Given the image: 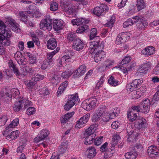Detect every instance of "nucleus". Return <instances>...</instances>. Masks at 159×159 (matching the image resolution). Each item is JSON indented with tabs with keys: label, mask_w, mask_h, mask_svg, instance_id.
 <instances>
[{
	"label": "nucleus",
	"mask_w": 159,
	"mask_h": 159,
	"mask_svg": "<svg viewBox=\"0 0 159 159\" xmlns=\"http://www.w3.org/2000/svg\"><path fill=\"white\" fill-rule=\"evenodd\" d=\"M55 31H58L63 29V25L61 21L57 19H51L50 16L46 14L44 19L41 20L39 26L42 30H48L50 31L52 27Z\"/></svg>",
	"instance_id": "nucleus-1"
},
{
	"label": "nucleus",
	"mask_w": 159,
	"mask_h": 159,
	"mask_svg": "<svg viewBox=\"0 0 159 159\" xmlns=\"http://www.w3.org/2000/svg\"><path fill=\"white\" fill-rule=\"evenodd\" d=\"M89 20L84 18H77L72 20L71 23L73 25L79 26L76 30L77 33L83 34L89 32V26L86 24L89 23Z\"/></svg>",
	"instance_id": "nucleus-2"
},
{
	"label": "nucleus",
	"mask_w": 159,
	"mask_h": 159,
	"mask_svg": "<svg viewBox=\"0 0 159 159\" xmlns=\"http://www.w3.org/2000/svg\"><path fill=\"white\" fill-rule=\"evenodd\" d=\"M98 125L95 123L92 124L87 129L84 133V142L86 145H89L93 142L94 135H96L94 134V132L97 129Z\"/></svg>",
	"instance_id": "nucleus-3"
},
{
	"label": "nucleus",
	"mask_w": 159,
	"mask_h": 159,
	"mask_svg": "<svg viewBox=\"0 0 159 159\" xmlns=\"http://www.w3.org/2000/svg\"><path fill=\"white\" fill-rule=\"evenodd\" d=\"M134 126L137 129L135 130L128 131L127 129V135L125 137L127 138V141L129 142H134L138 139L139 135V122L136 121L134 122Z\"/></svg>",
	"instance_id": "nucleus-4"
},
{
	"label": "nucleus",
	"mask_w": 159,
	"mask_h": 159,
	"mask_svg": "<svg viewBox=\"0 0 159 159\" xmlns=\"http://www.w3.org/2000/svg\"><path fill=\"white\" fill-rule=\"evenodd\" d=\"M96 102L97 99L91 97L84 100L81 104V106L84 109L90 111L95 109Z\"/></svg>",
	"instance_id": "nucleus-5"
},
{
	"label": "nucleus",
	"mask_w": 159,
	"mask_h": 159,
	"mask_svg": "<svg viewBox=\"0 0 159 159\" xmlns=\"http://www.w3.org/2000/svg\"><path fill=\"white\" fill-rule=\"evenodd\" d=\"M93 39H94V40L90 43V47L88 50L90 49V51H92L94 49H104V43L103 41L100 42V38L99 36H96Z\"/></svg>",
	"instance_id": "nucleus-6"
},
{
	"label": "nucleus",
	"mask_w": 159,
	"mask_h": 159,
	"mask_svg": "<svg viewBox=\"0 0 159 159\" xmlns=\"http://www.w3.org/2000/svg\"><path fill=\"white\" fill-rule=\"evenodd\" d=\"M12 35L10 29L8 28L5 32V34H3V36L0 38V45L4 46L5 47L10 46L11 43L10 40V38Z\"/></svg>",
	"instance_id": "nucleus-7"
},
{
	"label": "nucleus",
	"mask_w": 159,
	"mask_h": 159,
	"mask_svg": "<svg viewBox=\"0 0 159 159\" xmlns=\"http://www.w3.org/2000/svg\"><path fill=\"white\" fill-rule=\"evenodd\" d=\"M68 141L65 140L63 142H61L58 148V151L56 155L57 157L59 156V157L60 158L61 156H62L64 154L68 152L69 148L68 147Z\"/></svg>",
	"instance_id": "nucleus-8"
},
{
	"label": "nucleus",
	"mask_w": 159,
	"mask_h": 159,
	"mask_svg": "<svg viewBox=\"0 0 159 159\" xmlns=\"http://www.w3.org/2000/svg\"><path fill=\"white\" fill-rule=\"evenodd\" d=\"M108 11V6L105 4L102 3L100 4V6L96 7H94L93 10V13L98 17L102 16V13L104 12L106 13Z\"/></svg>",
	"instance_id": "nucleus-9"
},
{
	"label": "nucleus",
	"mask_w": 159,
	"mask_h": 159,
	"mask_svg": "<svg viewBox=\"0 0 159 159\" xmlns=\"http://www.w3.org/2000/svg\"><path fill=\"white\" fill-rule=\"evenodd\" d=\"M102 49H94L92 51L90 50L89 51V53H91L92 57H94V60L95 62L98 63L101 59L104 58V55L102 54V52H104Z\"/></svg>",
	"instance_id": "nucleus-10"
},
{
	"label": "nucleus",
	"mask_w": 159,
	"mask_h": 159,
	"mask_svg": "<svg viewBox=\"0 0 159 159\" xmlns=\"http://www.w3.org/2000/svg\"><path fill=\"white\" fill-rule=\"evenodd\" d=\"M150 101L148 98L143 100L140 104V112L147 113L149 111Z\"/></svg>",
	"instance_id": "nucleus-11"
},
{
	"label": "nucleus",
	"mask_w": 159,
	"mask_h": 159,
	"mask_svg": "<svg viewBox=\"0 0 159 159\" xmlns=\"http://www.w3.org/2000/svg\"><path fill=\"white\" fill-rule=\"evenodd\" d=\"M90 114L87 113L80 118L76 122L75 127L78 128H80L85 125L89 121L90 117Z\"/></svg>",
	"instance_id": "nucleus-12"
},
{
	"label": "nucleus",
	"mask_w": 159,
	"mask_h": 159,
	"mask_svg": "<svg viewBox=\"0 0 159 159\" xmlns=\"http://www.w3.org/2000/svg\"><path fill=\"white\" fill-rule=\"evenodd\" d=\"M8 65L11 70L13 71L14 74L18 78L21 79V77L25 76V75L20 71L16 64L14 63L12 60L8 62Z\"/></svg>",
	"instance_id": "nucleus-13"
},
{
	"label": "nucleus",
	"mask_w": 159,
	"mask_h": 159,
	"mask_svg": "<svg viewBox=\"0 0 159 159\" xmlns=\"http://www.w3.org/2000/svg\"><path fill=\"white\" fill-rule=\"evenodd\" d=\"M35 5L36 4H33L30 5L27 8V11L29 15H30L31 16H34V15H35L36 17H39L41 16V14L39 12V9Z\"/></svg>",
	"instance_id": "nucleus-14"
},
{
	"label": "nucleus",
	"mask_w": 159,
	"mask_h": 159,
	"mask_svg": "<svg viewBox=\"0 0 159 159\" xmlns=\"http://www.w3.org/2000/svg\"><path fill=\"white\" fill-rule=\"evenodd\" d=\"M72 46L74 50L80 51L83 49L84 46V43L83 40L80 38L76 39L72 44Z\"/></svg>",
	"instance_id": "nucleus-15"
},
{
	"label": "nucleus",
	"mask_w": 159,
	"mask_h": 159,
	"mask_svg": "<svg viewBox=\"0 0 159 159\" xmlns=\"http://www.w3.org/2000/svg\"><path fill=\"white\" fill-rule=\"evenodd\" d=\"M67 2H63V6H62V8L66 12L67 14L70 15H76V8L74 6L69 5V3Z\"/></svg>",
	"instance_id": "nucleus-16"
},
{
	"label": "nucleus",
	"mask_w": 159,
	"mask_h": 159,
	"mask_svg": "<svg viewBox=\"0 0 159 159\" xmlns=\"http://www.w3.org/2000/svg\"><path fill=\"white\" fill-rule=\"evenodd\" d=\"M86 70V67L85 65L83 64L80 66L76 70L73 75L72 78L73 79L78 78L83 75Z\"/></svg>",
	"instance_id": "nucleus-17"
},
{
	"label": "nucleus",
	"mask_w": 159,
	"mask_h": 159,
	"mask_svg": "<svg viewBox=\"0 0 159 159\" xmlns=\"http://www.w3.org/2000/svg\"><path fill=\"white\" fill-rule=\"evenodd\" d=\"M49 134L48 130L43 129L40 131V134L38 135L37 137L34 139V141L36 143H38L40 141L44 140L48 136Z\"/></svg>",
	"instance_id": "nucleus-18"
},
{
	"label": "nucleus",
	"mask_w": 159,
	"mask_h": 159,
	"mask_svg": "<svg viewBox=\"0 0 159 159\" xmlns=\"http://www.w3.org/2000/svg\"><path fill=\"white\" fill-rule=\"evenodd\" d=\"M152 64L150 62H145L140 67V73L142 74V75L146 74L148 70H150Z\"/></svg>",
	"instance_id": "nucleus-19"
},
{
	"label": "nucleus",
	"mask_w": 159,
	"mask_h": 159,
	"mask_svg": "<svg viewBox=\"0 0 159 159\" xmlns=\"http://www.w3.org/2000/svg\"><path fill=\"white\" fill-rule=\"evenodd\" d=\"M155 52V48L152 46H148L142 50L141 53L147 57H149L154 54Z\"/></svg>",
	"instance_id": "nucleus-20"
},
{
	"label": "nucleus",
	"mask_w": 159,
	"mask_h": 159,
	"mask_svg": "<svg viewBox=\"0 0 159 159\" xmlns=\"http://www.w3.org/2000/svg\"><path fill=\"white\" fill-rule=\"evenodd\" d=\"M127 36L125 34V32L120 33L116 38V43L117 45L124 44L126 42V39Z\"/></svg>",
	"instance_id": "nucleus-21"
},
{
	"label": "nucleus",
	"mask_w": 159,
	"mask_h": 159,
	"mask_svg": "<svg viewBox=\"0 0 159 159\" xmlns=\"http://www.w3.org/2000/svg\"><path fill=\"white\" fill-rule=\"evenodd\" d=\"M47 48L49 49H54L57 46V40L54 38H50L47 42Z\"/></svg>",
	"instance_id": "nucleus-22"
},
{
	"label": "nucleus",
	"mask_w": 159,
	"mask_h": 159,
	"mask_svg": "<svg viewBox=\"0 0 159 159\" xmlns=\"http://www.w3.org/2000/svg\"><path fill=\"white\" fill-rule=\"evenodd\" d=\"M24 54L25 56L28 57V61L30 64H35L37 62V56L30 52H25Z\"/></svg>",
	"instance_id": "nucleus-23"
},
{
	"label": "nucleus",
	"mask_w": 159,
	"mask_h": 159,
	"mask_svg": "<svg viewBox=\"0 0 159 159\" xmlns=\"http://www.w3.org/2000/svg\"><path fill=\"white\" fill-rule=\"evenodd\" d=\"M139 20V17L136 16L132 19L129 18L125 21L123 24V26L124 28L128 27L129 26L133 25L134 23H136Z\"/></svg>",
	"instance_id": "nucleus-24"
},
{
	"label": "nucleus",
	"mask_w": 159,
	"mask_h": 159,
	"mask_svg": "<svg viewBox=\"0 0 159 159\" xmlns=\"http://www.w3.org/2000/svg\"><path fill=\"white\" fill-rule=\"evenodd\" d=\"M23 105L22 99L15 101L13 104V110L16 112H19L22 109Z\"/></svg>",
	"instance_id": "nucleus-25"
},
{
	"label": "nucleus",
	"mask_w": 159,
	"mask_h": 159,
	"mask_svg": "<svg viewBox=\"0 0 159 159\" xmlns=\"http://www.w3.org/2000/svg\"><path fill=\"white\" fill-rule=\"evenodd\" d=\"M127 116L130 121L133 122L136 120L135 121H138L139 122L138 120H136L138 117L136 113L134 112V111H133L132 110L129 109L127 111Z\"/></svg>",
	"instance_id": "nucleus-26"
},
{
	"label": "nucleus",
	"mask_w": 159,
	"mask_h": 159,
	"mask_svg": "<svg viewBox=\"0 0 159 159\" xmlns=\"http://www.w3.org/2000/svg\"><path fill=\"white\" fill-rule=\"evenodd\" d=\"M86 152L88 153L87 155V158L89 159H93L97 154L96 149L94 147H89L87 149Z\"/></svg>",
	"instance_id": "nucleus-27"
},
{
	"label": "nucleus",
	"mask_w": 159,
	"mask_h": 159,
	"mask_svg": "<svg viewBox=\"0 0 159 159\" xmlns=\"http://www.w3.org/2000/svg\"><path fill=\"white\" fill-rule=\"evenodd\" d=\"M135 65V64L134 63H133L132 64H130L129 66H128V65L122 66V65H120L121 67H120V68L121 71L126 75L128 74V71L130 70H132V68L134 67Z\"/></svg>",
	"instance_id": "nucleus-28"
},
{
	"label": "nucleus",
	"mask_w": 159,
	"mask_h": 159,
	"mask_svg": "<svg viewBox=\"0 0 159 159\" xmlns=\"http://www.w3.org/2000/svg\"><path fill=\"white\" fill-rule=\"evenodd\" d=\"M78 94L77 93H75L74 94L70 95L68 96L67 102L70 103H72L73 105H75L76 104V102L78 100Z\"/></svg>",
	"instance_id": "nucleus-29"
},
{
	"label": "nucleus",
	"mask_w": 159,
	"mask_h": 159,
	"mask_svg": "<svg viewBox=\"0 0 159 159\" xmlns=\"http://www.w3.org/2000/svg\"><path fill=\"white\" fill-rule=\"evenodd\" d=\"M147 152L149 154L158 155H159V148L155 146H151L148 148Z\"/></svg>",
	"instance_id": "nucleus-30"
},
{
	"label": "nucleus",
	"mask_w": 159,
	"mask_h": 159,
	"mask_svg": "<svg viewBox=\"0 0 159 159\" xmlns=\"http://www.w3.org/2000/svg\"><path fill=\"white\" fill-rule=\"evenodd\" d=\"M131 59V57L130 56H126L125 57L122 59L121 62L120 63V65H122V66H126L128 65V66H129L130 64H131L133 63H134L135 64V62H132L131 63H129V62H130V61Z\"/></svg>",
	"instance_id": "nucleus-31"
},
{
	"label": "nucleus",
	"mask_w": 159,
	"mask_h": 159,
	"mask_svg": "<svg viewBox=\"0 0 159 159\" xmlns=\"http://www.w3.org/2000/svg\"><path fill=\"white\" fill-rule=\"evenodd\" d=\"M108 82L110 85L114 87H115L119 84V81L116 79L115 77L112 75H111L109 77Z\"/></svg>",
	"instance_id": "nucleus-32"
},
{
	"label": "nucleus",
	"mask_w": 159,
	"mask_h": 159,
	"mask_svg": "<svg viewBox=\"0 0 159 159\" xmlns=\"http://www.w3.org/2000/svg\"><path fill=\"white\" fill-rule=\"evenodd\" d=\"M52 63V61H49V60H46L43 61V64L41 68L43 70H46L49 69Z\"/></svg>",
	"instance_id": "nucleus-33"
},
{
	"label": "nucleus",
	"mask_w": 159,
	"mask_h": 159,
	"mask_svg": "<svg viewBox=\"0 0 159 159\" xmlns=\"http://www.w3.org/2000/svg\"><path fill=\"white\" fill-rule=\"evenodd\" d=\"M67 39L68 41L70 43L73 42L75 41L76 39H78L77 36L75 35V33L72 32L69 33L67 34Z\"/></svg>",
	"instance_id": "nucleus-34"
},
{
	"label": "nucleus",
	"mask_w": 159,
	"mask_h": 159,
	"mask_svg": "<svg viewBox=\"0 0 159 159\" xmlns=\"http://www.w3.org/2000/svg\"><path fill=\"white\" fill-rule=\"evenodd\" d=\"M60 49V47H58L56 48L55 50H54L52 52L47 53V60H49V61H52V59L53 57L59 51Z\"/></svg>",
	"instance_id": "nucleus-35"
},
{
	"label": "nucleus",
	"mask_w": 159,
	"mask_h": 159,
	"mask_svg": "<svg viewBox=\"0 0 159 159\" xmlns=\"http://www.w3.org/2000/svg\"><path fill=\"white\" fill-rule=\"evenodd\" d=\"M19 123V119L17 118L14 119L12 122L6 128V130H9L15 126H17Z\"/></svg>",
	"instance_id": "nucleus-36"
},
{
	"label": "nucleus",
	"mask_w": 159,
	"mask_h": 159,
	"mask_svg": "<svg viewBox=\"0 0 159 159\" xmlns=\"http://www.w3.org/2000/svg\"><path fill=\"white\" fill-rule=\"evenodd\" d=\"M106 108L107 107L105 105H101L96 110V112L98 115H101L100 116L102 117L103 115L105 114Z\"/></svg>",
	"instance_id": "nucleus-37"
},
{
	"label": "nucleus",
	"mask_w": 159,
	"mask_h": 159,
	"mask_svg": "<svg viewBox=\"0 0 159 159\" xmlns=\"http://www.w3.org/2000/svg\"><path fill=\"white\" fill-rule=\"evenodd\" d=\"M20 131L18 130L13 131L10 133V135L8 136L9 139H11L12 140L16 139L19 136Z\"/></svg>",
	"instance_id": "nucleus-38"
},
{
	"label": "nucleus",
	"mask_w": 159,
	"mask_h": 159,
	"mask_svg": "<svg viewBox=\"0 0 159 159\" xmlns=\"http://www.w3.org/2000/svg\"><path fill=\"white\" fill-rule=\"evenodd\" d=\"M137 152L136 151L134 152H128L126 153L125 155V158L127 159H134L137 156Z\"/></svg>",
	"instance_id": "nucleus-39"
},
{
	"label": "nucleus",
	"mask_w": 159,
	"mask_h": 159,
	"mask_svg": "<svg viewBox=\"0 0 159 159\" xmlns=\"http://www.w3.org/2000/svg\"><path fill=\"white\" fill-rule=\"evenodd\" d=\"M21 99L23 104L25 103L24 107L23 108V110H25L28 108L29 106H31L33 105V104L32 102L31 101L29 100L28 99H26V98H23V97Z\"/></svg>",
	"instance_id": "nucleus-40"
},
{
	"label": "nucleus",
	"mask_w": 159,
	"mask_h": 159,
	"mask_svg": "<svg viewBox=\"0 0 159 159\" xmlns=\"http://www.w3.org/2000/svg\"><path fill=\"white\" fill-rule=\"evenodd\" d=\"M94 137L93 142L94 143V145L96 146H99L102 143L103 137V136H100L99 137H97L95 138V137Z\"/></svg>",
	"instance_id": "nucleus-41"
},
{
	"label": "nucleus",
	"mask_w": 159,
	"mask_h": 159,
	"mask_svg": "<svg viewBox=\"0 0 159 159\" xmlns=\"http://www.w3.org/2000/svg\"><path fill=\"white\" fill-rule=\"evenodd\" d=\"M103 63L106 66V68L108 70L113 67L114 63V61L107 59Z\"/></svg>",
	"instance_id": "nucleus-42"
},
{
	"label": "nucleus",
	"mask_w": 159,
	"mask_h": 159,
	"mask_svg": "<svg viewBox=\"0 0 159 159\" xmlns=\"http://www.w3.org/2000/svg\"><path fill=\"white\" fill-rule=\"evenodd\" d=\"M61 80V77H57L55 75H52L51 76V82L52 84L56 85L58 84L60 82Z\"/></svg>",
	"instance_id": "nucleus-43"
},
{
	"label": "nucleus",
	"mask_w": 159,
	"mask_h": 159,
	"mask_svg": "<svg viewBox=\"0 0 159 159\" xmlns=\"http://www.w3.org/2000/svg\"><path fill=\"white\" fill-rule=\"evenodd\" d=\"M29 13L27 11H20L19 12V15L21 18V20L23 22V20H27L28 16H29Z\"/></svg>",
	"instance_id": "nucleus-44"
},
{
	"label": "nucleus",
	"mask_w": 159,
	"mask_h": 159,
	"mask_svg": "<svg viewBox=\"0 0 159 159\" xmlns=\"http://www.w3.org/2000/svg\"><path fill=\"white\" fill-rule=\"evenodd\" d=\"M147 125L145 119L143 117L140 118V129H141L142 130L144 129L147 127Z\"/></svg>",
	"instance_id": "nucleus-45"
},
{
	"label": "nucleus",
	"mask_w": 159,
	"mask_h": 159,
	"mask_svg": "<svg viewBox=\"0 0 159 159\" xmlns=\"http://www.w3.org/2000/svg\"><path fill=\"white\" fill-rule=\"evenodd\" d=\"M45 76L43 75H42L39 74H34L32 80H34L36 82L38 81L43 80Z\"/></svg>",
	"instance_id": "nucleus-46"
},
{
	"label": "nucleus",
	"mask_w": 159,
	"mask_h": 159,
	"mask_svg": "<svg viewBox=\"0 0 159 159\" xmlns=\"http://www.w3.org/2000/svg\"><path fill=\"white\" fill-rule=\"evenodd\" d=\"M111 149L108 148V149L106 150V151L105 152L104 155V158H110L112 157L113 154L115 153V151H112V149L111 151Z\"/></svg>",
	"instance_id": "nucleus-47"
},
{
	"label": "nucleus",
	"mask_w": 159,
	"mask_h": 159,
	"mask_svg": "<svg viewBox=\"0 0 159 159\" xmlns=\"http://www.w3.org/2000/svg\"><path fill=\"white\" fill-rule=\"evenodd\" d=\"M117 109H114L111 112H110L109 113V116L110 119H112L116 117L120 113V112L119 111V110L117 111Z\"/></svg>",
	"instance_id": "nucleus-48"
},
{
	"label": "nucleus",
	"mask_w": 159,
	"mask_h": 159,
	"mask_svg": "<svg viewBox=\"0 0 159 159\" xmlns=\"http://www.w3.org/2000/svg\"><path fill=\"white\" fill-rule=\"evenodd\" d=\"M90 31L89 35V39L92 40L96 37L97 34V29L96 28L91 29L89 30Z\"/></svg>",
	"instance_id": "nucleus-49"
},
{
	"label": "nucleus",
	"mask_w": 159,
	"mask_h": 159,
	"mask_svg": "<svg viewBox=\"0 0 159 159\" xmlns=\"http://www.w3.org/2000/svg\"><path fill=\"white\" fill-rule=\"evenodd\" d=\"M25 84L26 86L30 88L31 89H32L33 88L34 86L36 84L35 81L32 80H28L25 82Z\"/></svg>",
	"instance_id": "nucleus-50"
},
{
	"label": "nucleus",
	"mask_w": 159,
	"mask_h": 159,
	"mask_svg": "<svg viewBox=\"0 0 159 159\" xmlns=\"http://www.w3.org/2000/svg\"><path fill=\"white\" fill-rule=\"evenodd\" d=\"M104 77L102 76L101 77L100 80L98 82L95 88L93 89L94 91L98 89L100 87L102 86L103 83L104 81Z\"/></svg>",
	"instance_id": "nucleus-51"
},
{
	"label": "nucleus",
	"mask_w": 159,
	"mask_h": 159,
	"mask_svg": "<svg viewBox=\"0 0 159 159\" xmlns=\"http://www.w3.org/2000/svg\"><path fill=\"white\" fill-rule=\"evenodd\" d=\"M101 115H98L96 112L93 115V116L92 118V120L93 122H94V123L93 124L95 123H96V122L98 121L101 118H102V117L100 116ZM98 124L97 123H96Z\"/></svg>",
	"instance_id": "nucleus-52"
},
{
	"label": "nucleus",
	"mask_w": 159,
	"mask_h": 159,
	"mask_svg": "<svg viewBox=\"0 0 159 159\" xmlns=\"http://www.w3.org/2000/svg\"><path fill=\"white\" fill-rule=\"evenodd\" d=\"M148 23L145 18L142 17L140 18V28H143L146 27L147 26Z\"/></svg>",
	"instance_id": "nucleus-53"
},
{
	"label": "nucleus",
	"mask_w": 159,
	"mask_h": 159,
	"mask_svg": "<svg viewBox=\"0 0 159 159\" xmlns=\"http://www.w3.org/2000/svg\"><path fill=\"white\" fill-rule=\"evenodd\" d=\"M8 120V117L7 115H3L0 117V126H3L5 125Z\"/></svg>",
	"instance_id": "nucleus-54"
},
{
	"label": "nucleus",
	"mask_w": 159,
	"mask_h": 159,
	"mask_svg": "<svg viewBox=\"0 0 159 159\" xmlns=\"http://www.w3.org/2000/svg\"><path fill=\"white\" fill-rule=\"evenodd\" d=\"M58 4L57 3L52 2L50 4V10L52 11H56L58 9Z\"/></svg>",
	"instance_id": "nucleus-55"
},
{
	"label": "nucleus",
	"mask_w": 159,
	"mask_h": 159,
	"mask_svg": "<svg viewBox=\"0 0 159 159\" xmlns=\"http://www.w3.org/2000/svg\"><path fill=\"white\" fill-rule=\"evenodd\" d=\"M36 111V109L34 107H30L28 108L26 111V114L30 116L34 114Z\"/></svg>",
	"instance_id": "nucleus-56"
},
{
	"label": "nucleus",
	"mask_w": 159,
	"mask_h": 159,
	"mask_svg": "<svg viewBox=\"0 0 159 159\" xmlns=\"http://www.w3.org/2000/svg\"><path fill=\"white\" fill-rule=\"evenodd\" d=\"M121 138L119 135L116 134L114 136L112 140V145H117L118 143V141L119 139H120Z\"/></svg>",
	"instance_id": "nucleus-57"
},
{
	"label": "nucleus",
	"mask_w": 159,
	"mask_h": 159,
	"mask_svg": "<svg viewBox=\"0 0 159 159\" xmlns=\"http://www.w3.org/2000/svg\"><path fill=\"white\" fill-rule=\"evenodd\" d=\"M11 97L15 98L17 95H19L20 93L18 89L16 88H13L11 90Z\"/></svg>",
	"instance_id": "nucleus-58"
},
{
	"label": "nucleus",
	"mask_w": 159,
	"mask_h": 159,
	"mask_svg": "<svg viewBox=\"0 0 159 159\" xmlns=\"http://www.w3.org/2000/svg\"><path fill=\"white\" fill-rule=\"evenodd\" d=\"M108 144V143L106 142L101 146L100 148V151L101 152H105L106 151V150L108 149V148H107Z\"/></svg>",
	"instance_id": "nucleus-59"
},
{
	"label": "nucleus",
	"mask_w": 159,
	"mask_h": 159,
	"mask_svg": "<svg viewBox=\"0 0 159 159\" xmlns=\"http://www.w3.org/2000/svg\"><path fill=\"white\" fill-rule=\"evenodd\" d=\"M6 21L7 22V23L9 24L11 26L13 25L14 26H15V25L17 24L15 20L12 18H8Z\"/></svg>",
	"instance_id": "nucleus-60"
},
{
	"label": "nucleus",
	"mask_w": 159,
	"mask_h": 159,
	"mask_svg": "<svg viewBox=\"0 0 159 159\" xmlns=\"http://www.w3.org/2000/svg\"><path fill=\"white\" fill-rule=\"evenodd\" d=\"M66 89H65L64 88V87H63L61 84L58 88V90L57 93V97H59L60 95L61 94V93L63 92L64 90Z\"/></svg>",
	"instance_id": "nucleus-61"
},
{
	"label": "nucleus",
	"mask_w": 159,
	"mask_h": 159,
	"mask_svg": "<svg viewBox=\"0 0 159 159\" xmlns=\"http://www.w3.org/2000/svg\"><path fill=\"white\" fill-rule=\"evenodd\" d=\"M74 105H73L72 103H70L69 102H67L66 103L64 106V109L66 111H68Z\"/></svg>",
	"instance_id": "nucleus-62"
},
{
	"label": "nucleus",
	"mask_w": 159,
	"mask_h": 159,
	"mask_svg": "<svg viewBox=\"0 0 159 159\" xmlns=\"http://www.w3.org/2000/svg\"><path fill=\"white\" fill-rule=\"evenodd\" d=\"M134 92L132 94L133 98L138 99L139 98V91L135 90L133 91Z\"/></svg>",
	"instance_id": "nucleus-63"
},
{
	"label": "nucleus",
	"mask_w": 159,
	"mask_h": 159,
	"mask_svg": "<svg viewBox=\"0 0 159 159\" xmlns=\"http://www.w3.org/2000/svg\"><path fill=\"white\" fill-rule=\"evenodd\" d=\"M147 4L144 0H140V10L145 8Z\"/></svg>",
	"instance_id": "nucleus-64"
}]
</instances>
